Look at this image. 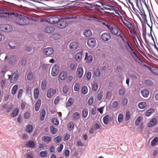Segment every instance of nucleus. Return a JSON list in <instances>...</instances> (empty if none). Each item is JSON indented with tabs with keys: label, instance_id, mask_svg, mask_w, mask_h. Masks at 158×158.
Instances as JSON below:
<instances>
[{
	"label": "nucleus",
	"instance_id": "nucleus-1",
	"mask_svg": "<svg viewBox=\"0 0 158 158\" xmlns=\"http://www.w3.org/2000/svg\"><path fill=\"white\" fill-rule=\"evenodd\" d=\"M8 15H13V18L15 17V22L17 24L20 25H24L28 24L29 23L30 20H32V18H28L24 15L18 14L17 13L13 12L8 13Z\"/></svg>",
	"mask_w": 158,
	"mask_h": 158
},
{
	"label": "nucleus",
	"instance_id": "nucleus-2",
	"mask_svg": "<svg viewBox=\"0 0 158 158\" xmlns=\"http://www.w3.org/2000/svg\"><path fill=\"white\" fill-rule=\"evenodd\" d=\"M120 19L121 22L129 29L132 35V37L134 39H136V36H137L136 30L132 22L128 19L127 20L124 17H122Z\"/></svg>",
	"mask_w": 158,
	"mask_h": 158
},
{
	"label": "nucleus",
	"instance_id": "nucleus-3",
	"mask_svg": "<svg viewBox=\"0 0 158 158\" xmlns=\"http://www.w3.org/2000/svg\"><path fill=\"white\" fill-rule=\"evenodd\" d=\"M142 27L143 28L144 31H145V32H143L142 34V36L145 40L146 45L150 47L152 46H154L155 48H157L155 42L154 38L152 34H148L147 36H146L145 25H143Z\"/></svg>",
	"mask_w": 158,
	"mask_h": 158
},
{
	"label": "nucleus",
	"instance_id": "nucleus-4",
	"mask_svg": "<svg viewBox=\"0 0 158 158\" xmlns=\"http://www.w3.org/2000/svg\"><path fill=\"white\" fill-rule=\"evenodd\" d=\"M107 27L110 32L113 35L119 36L123 41H124V38L119 32V29L115 25H108Z\"/></svg>",
	"mask_w": 158,
	"mask_h": 158
},
{
	"label": "nucleus",
	"instance_id": "nucleus-5",
	"mask_svg": "<svg viewBox=\"0 0 158 158\" xmlns=\"http://www.w3.org/2000/svg\"><path fill=\"white\" fill-rule=\"evenodd\" d=\"M13 28L11 26L8 24H0V30L6 32H9L11 31Z\"/></svg>",
	"mask_w": 158,
	"mask_h": 158
},
{
	"label": "nucleus",
	"instance_id": "nucleus-6",
	"mask_svg": "<svg viewBox=\"0 0 158 158\" xmlns=\"http://www.w3.org/2000/svg\"><path fill=\"white\" fill-rule=\"evenodd\" d=\"M59 18L56 15H51L47 19V21L49 23L54 24L57 22Z\"/></svg>",
	"mask_w": 158,
	"mask_h": 158
},
{
	"label": "nucleus",
	"instance_id": "nucleus-7",
	"mask_svg": "<svg viewBox=\"0 0 158 158\" xmlns=\"http://www.w3.org/2000/svg\"><path fill=\"white\" fill-rule=\"evenodd\" d=\"M43 52L44 54L46 56H51L54 53V49L52 48H47L44 50Z\"/></svg>",
	"mask_w": 158,
	"mask_h": 158
},
{
	"label": "nucleus",
	"instance_id": "nucleus-8",
	"mask_svg": "<svg viewBox=\"0 0 158 158\" xmlns=\"http://www.w3.org/2000/svg\"><path fill=\"white\" fill-rule=\"evenodd\" d=\"M58 22L57 27L59 28L62 29L64 28L67 26L68 23L64 19L63 20L62 19H61Z\"/></svg>",
	"mask_w": 158,
	"mask_h": 158
},
{
	"label": "nucleus",
	"instance_id": "nucleus-9",
	"mask_svg": "<svg viewBox=\"0 0 158 158\" xmlns=\"http://www.w3.org/2000/svg\"><path fill=\"white\" fill-rule=\"evenodd\" d=\"M87 43L90 48H93L95 46L96 42L94 38H91L88 40Z\"/></svg>",
	"mask_w": 158,
	"mask_h": 158
},
{
	"label": "nucleus",
	"instance_id": "nucleus-10",
	"mask_svg": "<svg viewBox=\"0 0 158 158\" xmlns=\"http://www.w3.org/2000/svg\"><path fill=\"white\" fill-rule=\"evenodd\" d=\"M59 71V66L57 64H55L52 67L51 74L53 76H56L58 73Z\"/></svg>",
	"mask_w": 158,
	"mask_h": 158
},
{
	"label": "nucleus",
	"instance_id": "nucleus-11",
	"mask_svg": "<svg viewBox=\"0 0 158 158\" xmlns=\"http://www.w3.org/2000/svg\"><path fill=\"white\" fill-rule=\"evenodd\" d=\"M101 37L102 40L105 41H109L111 38L110 34L108 32H105L102 33Z\"/></svg>",
	"mask_w": 158,
	"mask_h": 158
},
{
	"label": "nucleus",
	"instance_id": "nucleus-12",
	"mask_svg": "<svg viewBox=\"0 0 158 158\" xmlns=\"http://www.w3.org/2000/svg\"><path fill=\"white\" fill-rule=\"evenodd\" d=\"M56 92V90L52 88H49L47 91V96L48 98H50L55 94Z\"/></svg>",
	"mask_w": 158,
	"mask_h": 158
},
{
	"label": "nucleus",
	"instance_id": "nucleus-13",
	"mask_svg": "<svg viewBox=\"0 0 158 158\" xmlns=\"http://www.w3.org/2000/svg\"><path fill=\"white\" fill-rule=\"evenodd\" d=\"M19 73L17 70L15 71L13 74L10 80V82L13 83L16 81L19 77Z\"/></svg>",
	"mask_w": 158,
	"mask_h": 158
},
{
	"label": "nucleus",
	"instance_id": "nucleus-14",
	"mask_svg": "<svg viewBox=\"0 0 158 158\" xmlns=\"http://www.w3.org/2000/svg\"><path fill=\"white\" fill-rule=\"evenodd\" d=\"M55 30V28L53 26H48L44 29V31L48 33H51L53 32Z\"/></svg>",
	"mask_w": 158,
	"mask_h": 158
},
{
	"label": "nucleus",
	"instance_id": "nucleus-15",
	"mask_svg": "<svg viewBox=\"0 0 158 158\" xmlns=\"http://www.w3.org/2000/svg\"><path fill=\"white\" fill-rule=\"evenodd\" d=\"M76 74L79 78H81L82 77L83 74V69L82 67L77 68Z\"/></svg>",
	"mask_w": 158,
	"mask_h": 158
},
{
	"label": "nucleus",
	"instance_id": "nucleus-16",
	"mask_svg": "<svg viewBox=\"0 0 158 158\" xmlns=\"http://www.w3.org/2000/svg\"><path fill=\"white\" fill-rule=\"evenodd\" d=\"M138 8L139 11H138L141 16L143 19L144 20L145 22H146L147 23V20L146 18V15H145L144 10L143 9H140L139 8Z\"/></svg>",
	"mask_w": 158,
	"mask_h": 158
},
{
	"label": "nucleus",
	"instance_id": "nucleus-17",
	"mask_svg": "<svg viewBox=\"0 0 158 158\" xmlns=\"http://www.w3.org/2000/svg\"><path fill=\"white\" fill-rule=\"evenodd\" d=\"M103 6L105 10H112L114 9V6H112L107 3H104L103 5Z\"/></svg>",
	"mask_w": 158,
	"mask_h": 158
},
{
	"label": "nucleus",
	"instance_id": "nucleus-18",
	"mask_svg": "<svg viewBox=\"0 0 158 158\" xmlns=\"http://www.w3.org/2000/svg\"><path fill=\"white\" fill-rule=\"evenodd\" d=\"M85 60H86V62L91 63L93 60L92 56L91 55L88 56V53L86 52L85 54Z\"/></svg>",
	"mask_w": 158,
	"mask_h": 158
},
{
	"label": "nucleus",
	"instance_id": "nucleus-19",
	"mask_svg": "<svg viewBox=\"0 0 158 158\" xmlns=\"http://www.w3.org/2000/svg\"><path fill=\"white\" fill-rule=\"evenodd\" d=\"M157 123V119L156 118H152L148 123V127H152L154 126Z\"/></svg>",
	"mask_w": 158,
	"mask_h": 158
},
{
	"label": "nucleus",
	"instance_id": "nucleus-20",
	"mask_svg": "<svg viewBox=\"0 0 158 158\" xmlns=\"http://www.w3.org/2000/svg\"><path fill=\"white\" fill-rule=\"evenodd\" d=\"M78 44L77 42H71L69 45L70 48L71 50H74L77 49L78 47Z\"/></svg>",
	"mask_w": 158,
	"mask_h": 158
},
{
	"label": "nucleus",
	"instance_id": "nucleus-21",
	"mask_svg": "<svg viewBox=\"0 0 158 158\" xmlns=\"http://www.w3.org/2000/svg\"><path fill=\"white\" fill-rule=\"evenodd\" d=\"M83 53L82 52H79L77 53L75 55V59L77 61L81 60L83 56Z\"/></svg>",
	"mask_w": 158,
	"mask_h": 158
},
{
	"label": "nucleus",
	"instance_id": "nucleus-22",
	"mask_svg": "<svg viewBox=\"0 0 158 158\" xmlns=\"http://www.w3.org/2000/svg\"><path fill=\"white\" fill-rule=\"evenodd\" d=\"M40 91L37 88H35L34 90V97L35 99H37L39 95Z\"/></svg>",
	"mask_w": 158,
	"mask_h": 158
},
{
	"label": "nucleus",
	"instance_id": "nucleus-23",
	"mask_svg": "<svg viewBox=\"0 0 158 158\" xmlns=\"http://www.w3.org/2000/svg\"><path fill=\"white\" fill-rule=\"evenodd\" d=\"M67 76V73L65 72L61 73L59 76V78L61 80H64Z\"/></svg>",
	"mask_w": 158,
	"mask_h": 158
},
{
	"label": "nucleus",
	"instance_id": "nucleus-24",
	"mask_svg": "<svg viewBox=\"0 0 158 158\" xmlns=\"http://www.w3.org/2000/svg\"><path fill=\"white\" fill-rule=\"evenodd\" d=\"M41 101L40 99H38L35 104V111H38L40 106Z\"/></svg>",
	"mask_w": 158,
	"mask_h": 158
},
{
	"label": "nucleus",
	"instance_id": "nucleus-25",
	"mask_svg": "<svg viewBox=\"0 0 158 158\" xmlns=\"http://www.w3.org/2000/svg\"><path fill=\"white\" fill-rule=\"evenodd\" d=\"M80 117V115L79 112H76L74 113L73 116V119L76 121L78 120Z\"/></svg>",
	"mask_w": 158,
	"mask_h": 158
},
{
	"label": "nucleus",
	"instance_id": "nucleus-26",
	"mask_svg": "<svg viewBox=\"0 0 158 158\" xmlns=\"http://www.w3.org/2000/svg\"><path fill=\"white\" fill-rule=\"evenodd\" d=\"M26 147L30 148H33L34 147L35 144L34 142L32 141H30L26 143Z\"/></svg>",
	"mask_w": 158,
	"mask_h": 158
},
{
	"label": "nucleus",
	"instance_id": "nucleus-27",
	"mask_svg": "<svg viewBox=\"0 0 158 158\" xmlns=\"http://www.w3.org/2000/svg\"><path fill=\"white\" fill-rule=\"evenodd\" d=\"M141 93L143 97L147 98L149 94V91L146 89H144L141 91Z\"/></svg>",
	"mask_w": 158,
	"mask_h": 158
},
{
	"label": "nucleus",
	"instance_id": "nucleus-28",
	"mask_svg": "<svg viewBox=\"0 0 158 158\" xmlns=\"http://www.w3.org/2000/svg\"><path fill=\"white\" fill-rule=\"evenodd\" d=\"M83 34L86 37H89L92 35V33L90 30L87 29L84 31Z\"/></svg>",
	"mask_w": 158,
	"mask_h": 158
},
{
	"label": "nucleus",
	"instance_id": "nucleus-29",
	"mask_svg": "<svg viewBox=\"0 0 158 158\" xmlns=\"http://www.w3.org/2000/svg\"><path fill=\"white\" fill-rule=\"evenodd\" d=\"M46 113L45 110L44 109H43L40 114V117L41 121H43L44 119Z\"/></svg>",
	"mask_w": 158,
	"mask_h": 158
},
{
	"label": "nucleus",
	"instance_id": "nucleus-30",
	"mask_svg": "<svg viewBox=\"0 0 158 158\" xmlns=\"http://www.w3.org/2000/svg\"><path fill=\"white\" fill-rule=\"evenodd\" d=\"M42 139L43 141L46 143L49 142L51 141V137L47 136H43Z\"/></svg>",
	"mask_w": 158,
	"mask_h": 158
},
{
	"label": "nucleus",
	"instance_id": "nucleus-31",
	"mask_svg": "<svg viewBox=\"0 0 158 158\" xmlns=\"http://www.w3.org/2000/svg\"><path fill=\"white\" fill-rule=\"evenodd\" d=\"M19 112V110L18 108H15L13 110L11 115L12 117H15L18 115Z\"/></svg>",
	"mask_w": 158,
	"mask_h": 158
},
{
	"label": "nucleus",
	"instance_id": "nucleus-32",
	"mask_svg": "<svg viewBox=\"0 0 158 158\" xmlns=\"http://www.w3.org/2000/svg\"><path fill=\"white\" fill-rule=\"evenodd\" d=\"M47 82L45 80H43L41 85V88L43 90H44L47 87Z\"/></svg>",
	"mask_w": 158,
	"mask_h": 158
},
{
	"label": "nucleus",
	"instance_id": "nucleus-33",
	"mask_svg": "<svg viewBox=\"0 0 158 158\" xmlns=\"http://www.w3.org/2000/svg\"><path fill=\"white\" fill-rule=\"evenodd\" d=\"M147 104L144 102H139L138 104V107L141 109H144L147 106Z\"/></svg>",
	"mask_w": 158,
	"mask_h": 158
},
{
	"label": "nucleus",
	"instance_id": "nucleus-34",
	"mask_svg": "<svg viewBox=\"0 0 158 158\" xmlns=\"http://www.w3.org/2000/svg\"><path fill=\"white\" fill-rule=\"evenodd\" d=\"M74 125V124L73 122L69 123L67 125L68 130L69 131L72 130L73 129Z\"/></svg>",
	"mask_w": 158,
	"mask_h": 158
},
{
	"label": "nucleus",
	"instance_id": "nucleus-35",
	"mask_svg": "<svg viewBox=\"0 0 158 158\" xmlns=\"http://www.w3.org/2000/svg\"><path fill=\"white\" fill-rule=\"evenodd\" d=\"M33 129L32 126L31 125H29L27 126L26 131L27 132L30 133L32 131Z\"/></svg>",
	"mask_w": 158,
	"mask_h": 158
},
{
	"label": "nucleus",
	"instance_id": "nucleus-36",
	"mask_svg": "<svg viewBox=\"0 0 158 158\" xmlns=\"http://www.w3.org/2000/svg\"><path fill=\"white\" fill-rule=\"evenodd\" d=\"M74 102L73 99L71 98H70L68 100L66 105L68 107L71 106L73 104Z\"/></svg>",
	"mask_w": 158,
	"mask_h": 158
},
{
	"label": "nucleus",
	"instance_id": "nucleus-37",
	"mask_svg": "<svg viewBox=\"0 0 158 158\" xmlns=\"http://www.w3.org/2000/svg\"><path fill=\"white\" fill-rule=\"evenodd\" d=\"M109 116L108 115H107L105 116L103 119V120L104 123L105 124H107L109 122Z\"/></svg>",
	"mask_w": 158,
	"mask_h": 158
},
{
	"label": "nucleus",
	"instance_id": "nucleus-38",
	"mask_svg": "<svg viewBox=\"0 0 158 158\" xmlns=\"http://www.w3.org/2000/svg\"><path fill=\"white\" fill-rule=\"evenodd\" d=\"M150 71L154 74L158 75V68L155 67L150 68Z\"/></svg>",
	"mask_w": 158,
	"mask_h": 158
},
{
	"label": "nucleus",
	"instance_id": "nucleus-39",
	"mask_svg": "<svg viewBox=\"0 0 158 158\" xmlns=\"http://www.w3.org/2000/svg\"><path fill=\"white\" fill-rule=\"evenodd\" d=\"M94 73L97 77H99L100 75V71L98 68H96L94 70Z\"/></svg>",
	"mask_w": 158,
	"mask_h": 158
},
{
	"label": "nucleus",
	"instance_id": "nucleus-40",
	"mask_svg": "<svg viewBox=\"0 0 158 158\" xmlns=\"http://www.w3.org/2000/svg\"><path fill=\"white\" fill-rule=\"evenodd\" d=\"M158 142V138L157 137H155L152 140L151 142V144L152 146H154Z\"/></svg>",
	"mask_w": 158,
	"mask_h": 158
},
{
	"label": "nucleus",
	"instance_id": "nucleus-41",
	"mask_svg": "<svg viewBox=\"0 0 158 158\" xmlns=\"http://www.w3.org/2000/svg\"><path fill=\"white\" fill-rule=\"evenodd\" d=\"M18 86L17 85H15L13 86L11 90V94H15L17 91Z\"/></svg>",
	"mask_w": 158,
	"mask_h": 158
},
{
	"label": "nucleus",
	"instance_id": "nucleus-42",
	"mask_svg": "<svg viewBox=\"0 0 158 158\" xmlns=\"http://www.w3.org/2000/svg\"><path fill=\"white\" fill-rule=\"evenodd\" d=\"M154 112V110L153 109H151L147 110L146 113V115L147 116H150Z\"/></svg>",
	"mask_w": 158,
	"mask_h": 158
},
{
	"label": "nucleus",
	"instance_id": "nucleus-43",
	"mask_svg": "<svg viewBox=\"0 0 158 158\" xmlns=\"http://www.w3.org/2000/svg\"><path fill=\"white\" fill-rule=\"evenodd\" d=\"M50 130L51 133L53 134H56L58 131L57 129L54 128L53 126L50 127Z\"/></svg>",
	"mask_w": 158,
	"mask_h": 158
},
{
	"label": "nucleus",
	"instance_id": "nucleus-44",
	"mask_svg": "<svg viewBox=\"0 0 158 158\" xmlns=\"http://www.w3.org/2000/svg\"><path fill=\"white\" fill-rule=\"evenodd\" d=\"M128 102V100L127 98H123L121 101V105L123 106H125L127 105Z\"/></svg>",
	"mask_w": 158,
	"mask_h": 158
},
{
	"label": "nucleus",
	"instance_id": "nucleus-45",
	"mask_svg": "<svg viewBox=\"0 0 158 158\" xmlns=\"http://www.w3.org/2000/svg\"><path fill=\"white\" fill-rule=\"evenodd\" d=\"M62 139V137L60 136H59L53 139V141L56 143H57L60 142Z\"/></svg>",
	"mask_w": 158,
	"mask_h": 158
},
{
	"label": "nucleus",
	"instance_id": "nucleus-46",
	"mask_svg": "<svg viewBox=\"0 0 158 158\" xmlns=\"http://www.w3.org/2000/svg\"><path fill=\"white\" fill-rule=\"evenodd\" d=\"M130 54H131V56L132 57H134V56H133V55H134L135 56L136 58L137 59H135V60L136 61H137V60H139V61H140V59L139 58V57L137 56V55L135 53V52H134V51L132 52H130Z\"/></svg>",
	"mask_w": 158,
	"mask_h": 158
},
{
	"label": "nucleus",
	"instance_id": "nucleus-47",
	"mask_svg": "<svg viewBox=\"0 0 158 158\" xmlns=\"http://www.w3.org/2000/svg\"><path fill=\"white\" fill-rule=\"evenodd\" d=\"M52 122L56 126H58L59 124V121L56 118H54L52 119Z\"/></svg>",
	"mask_w": 158,
	"mask_h": 158
},
{
	"label": "nucleus",
	"instance_id": "nucleus-48",
	"mask_svg": "<svg viewBox=\"0 0 158 158\" xmlns=\"http://www.w3.org/2000/svg\"><path fill=\"white\" fill-rule=\"evenodd\" d=\"M33 73H32L29 72L28 73L27 76V79L28 80H31L33 79Z\"/></svg>",
	"mask_w": 158,
	"mask_h": 158
},
{
	"label": "nucleus",
	"instance_id": "nucleus-49",
	"mask_svg": "<svg viewBox=\"0 0 158 158\" xmlns=\"http://www.w3.org/2000/svg\"><path fill=\"white\" fill-rule=\"evenodd\" d=\"M48 155L47 151H44L41 152L40 153V155L41 157H45Z\"/></svg>",
	"mask_w": 158,
	"mask_h": 158
},
{
	"label": "nucleus",
	"instance_id": "nucleus-50",
	"mask_svg": "<svg viewBox=\"0 0 158 158\" xmlns=\"http://www.w3.org/2000/svg\"><path fill=\"white\" fill-rule=\"evenodd\" d=\"M88 114V110L87 108L85 109L82 112V116L85 118L87 115Z\"/></svg>",
	"mask_w": 158,
	"mask_h": 158
},
{
	"label": "nucleus",
	"instance_id": "nucleus-51",
	"mask_svg": "<svg viewBox=\"0 0 158 158\" xmlns=\"http://www.w3.org/2000/svg\"><path fill=\"white\" fill-rule=\"evenodd\" d=\"M145 83L146 85L148 86L152 85L153 84V82L150 80H146L145 81Z\"/></svg>",
	"mask_w": 158,
	"mask_h": 158
},
{
	"label": "nucleus",
	"instance_id": "nucleus-52",
	"mask_svg": "<svg viewBox=\"0 0 158 158\" xmlns=\"http://www.w3.org/2000/svg\"><path fill=\"white\" fill-rule=\"evenodd\" d=\"M123 120V115L120 114L118 116V121L119 123L122 122Z\"/></svg>",
	"mask_w": 158,
	"mask_h": 158
},
{
	"label": "nucleus",
	"instance_id": "nucleus-53",
	"mask_svg": "<svg viewBox=\"0 0 158 158\" xmlns=\"http://www.w3.org/2000/svg\"><path fill=\"white\" fill-rule=\"evenodd\" d=\"M98 88V83H95L92 86V89L94 91H96Z\"/></svg>",
	"mask_w": 158,
	"mask_h": 158
},
{
	"label": "nucleus",
	"instance_id": "nucleus-54",
	"mask_svg": "<svg viewBox=\"0 0 158 158\" xmlns=\"http://www.w3.org/2000/svg\"><path fill=\"white\" fill-rule=\"evenodd\" d=\"M131 118V114L130 112L127 111L126 112V116H125V120L126 121H128L130 118Z\"/></svg>",
	"mask_w": 158,
	"mask_h": 158
},
{
	"label": "nucleus",
	"instance_id": "nucleus-55",
	"mask_svg": "<svg viewBox=\"0 0 158 158\" xmlns=\"http://www.w3.org/2000/svg\"><path fill=\"white\" fill-rule=\"evenodd\" d=\"M141 117L139 116L137 118V119L135 121V124L136 126H138L139 124V123L141 122Z\"/></svg>",
	"mask_w": 158,
	"mask_h": 158
},
{
	"label": "nucleus",
	"instance_id": "nucleus-56",
	"mask_svg": "<svg viewBox=\"0 0 158 158\" xmlns=\"http://www.w3.org/2000/svg\"><path fill=\"white\" fill-rule=\"evenodd\" d=\"M69 87L67 86H64L63 88V92L64 94H67L69 91Z\"/></svg>",
	"mask_w": 158,
	"mask_h": 158
},
{
	"label": "nucleus",
	"instance_id": "nucleus-57",
	"mask_svg": "<svg viewBox=\"0 0 158 158\" xmlns=\"http://www.w3.org/2000/svg\"><path fill=\"white\" fill-rule=\"evenodd\" d=\"M23 92V90L22 89H21L19 90L18 92V95H17V97H18V98L19 99L22 96V95Z\"/></svg>",
	"mask_w": 158,
	"mask_h": 158
},
{
	"label": "nucleus",
	"instance_id": "nucleus-58",
	"mask_svg": "<svg viewBox=\"0 0 158 158\" xmlns=\"http://www.w3.org/2000/svg\"><path fill=\"white\" fill-rule=\"evenodd\" d=\"M94 102V98L93 96L91 97L89 99L88 101V104L89 105H91Z\"/></svg>",
	"mask_w": 158,
	"mask_h": 158
},
{
	"label": "nucleus",
	"instance_id": "nucleus-59",
	"mask_svg": "<svg viewBox=\"0 0 158 158\" xmlns=\"http://www.w3.org/2000/svg\"><path fill=\"white\" fill-rule=\"evenodd\" d=\"M82 92L83 94H86L88 92V89L86 86H84L82 89Z\"/></svg>",
	"mask_w": 158,
	"mask_h": 158
},
{
	"label": "nucleus",
	"instance_id": "nucleus-60",
	"mask_svg": "<svg viewBox=\"0 0 158 158\" xmlns=\"http://www.w3.org/2000/svg\"><path fill=\"white\" fill-rule=\"evenodd\" d=\"M49 67V64H44L42 66V69L43 70H47L48 69Z\"/></svg>",
	"mask_w": 158,
	"mask_h": 158
},
{
	"label": "nucleus",
	"instance_id": "nucleus-61",
	"mask_svg": "<svg viewBox=\"0 0 158 158\" xmlns=\"http://www.w3.org/2000/svg\"><path fill=\"white\" fill-rule=\"evenodd\" d=\"M63 147H64L63 145L62 144H61L60 145V147H58L57 148V151L58 152L60 153L62 151L63 149Z\"/></svg>",
	"mask_w": 158,
	"mask_h": 158
},
{
	"label": "nucleus",
	"instance_id": "nucleus-62",
	"mask_svg": "<svg viewBox=\"0 0 158 158\" xmlns=\"http://www.w3.org/2000/svg\"><path fill=\"white\" fill-rule=\"evenodd\" d=\"M60 98L59 96L57 97L54 101V103L55 105H57L59 102Z\"/></svg>",
	"mask_w": 158,
	"mask_h": 158
},
{
	"label": "nucleus",
	"instance_id": "nucleus-63",
	"mask_svg": "<svg viewBox=\"0 0 158 158\" xmlns=\"http://www.w3.org/2000/svg\"><path fill=\"white\" fill-rule=\"evenodd\" d=\"M92 75L91 73L90 72H88L86 74V78L87 80H89L91 78Z\"/></svg>",
	"mask_w": 158,
	"mask_h": 158
},
{
	"label": "nucleus",
	"instance_id": "nucleus-64",
	"mask_svg": "<svg viewBox=\"0 0 158 158\" xmlns=\"http://www.w3.org/2000/svg\"><path fill=\"white\" fill-rule=\"evenodd\" d=\"M6 82V81L4 80H2L1 82V87L2 88H3L5 85V84Z\"/></svg>",
	"mask_w": 158,
	"mask_h": 158
}]
</instances>
